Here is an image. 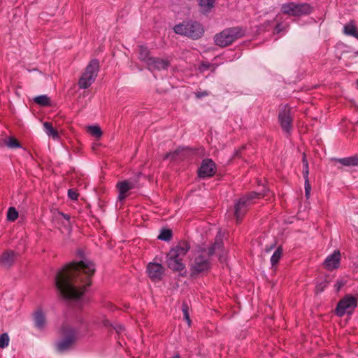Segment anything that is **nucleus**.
I'll return each instance as SVG.
<instances>
[{"mask_svg": "<svg viewBox=\"0 0 358 358\" xmlns=\"http://www.w3.org/2000/svg\"><path fill=\"white\" fill-rule=\"evenodd\" d=\"M94 271V263L87 259L66 265L55 275V282L58 292L64 299L80 298L90 285V278Z\"/></svg>", "mask_w": 358, "mask_h": 358, "instance_id": "nucleus-1", "label": "nucleus"}, {"mask_svg": "<svg viewBox=\"0 0 358 358\" xmlns=\"http://www.w3.org/2000/svg\"><path fill=\"white\" fill-rule=\"evenodd\" d=\"M215 253L219 255L222 261L225 253L223 249V243L221 239H216L213 245L208 249V257L203 254H201L194 258L190 266L191 276H194L208 271L210 267L209 257Z\"/></svg>", "mask_w": 358, "mask_h": 358, "instance_id": "nucleus-2", "label": "nucleus"}, {"mask_svg": "<svg viewBox=\"0 0 358 358\" xmlns=\"http://www.w3.org/2000/svg\"><path fill=\"white\" fill-rule=\"evenodd\" d=\"M190 249V245L187 241H181L173 247L167 255L166 263L168 267L174 271H180L185 268L182 259Z\"/></svg>", "mask_w": 358, "mask_h": 358, "instance_id": "nucleus-3", "label": "nucleus"}, {"mask_svg": "<svg viewBox=\"0 0 358 358\" xmlns=\"http://www.w3.org/2000/svg\"><path fill=\"white\" fill-rule=\"evenodd\" d=\"M244 34V30L239 27L227 28L215 35L214 42L220 47H227L243 37Z\"/></svg>", "mask_w": 358, "mask_h": 358, "instance_id": "nucleus-4", "label": "nucleus"}, {"mask_svg": "<svg viewBox=\"0 0 358 358\" xmlns=\"http://www.w3.org/2000/svg\"><path fill=\"white\" fill-rule=\"evenodd\" d=\"M173 29L176 34L193 39L201 38L204 32L202 25L197 22H183L176 25Z\"/></svg>", "mask_w": 358, "mask_h": 358, "instance_id": "nucleus-5", "label": "nucleus"}, {"mask_svg": "<svg viewBox=\"0 0 358 358\" xmlns=\"http://www.w3.org/2000/svg\"><path fill=\"white\" fill-rule=\"evenodd\" d=\"M264 196L265 194H259L255 192L249 193L247 196L241 197L234 207V217L237 222H239L244 215L246 213L248 207L254 203L255 199L260 198V196Z\"/></svg>", "mask_w": 358, "mask_h": 358, "instance_id": "nucleus-6", "label": "nucleus"}, {"mask_svg": "<svg viewBox=\"0 0 358 358\" xmlns=\"http://www.w3.org/2000/svg\"><path fill=\"white\" fill-rule=\"evenodd\" d=\"M99 69L98 60L94 59L90 62L78 81L80 89L88 88L95 81Z\"/></svg>", "mask_w": 358, "mask_h": 358, "instance_id": "nucleus-7", "label": "nucleus"}, {"mask_svg": "<svg viewBox=\"0 0 358 358\" xmlns=\"http://www.w3.org/2000/svg\"><path fill=\"white\" fill-rule=\"evenodd\" d=\"M64 338L57 343V350L64 352L70 349L76 340V331L68 324H64L61 329Z\"/></svg>", "mask_w": 358, "mask_h": 358, "instance_id": "nucleus-8", "label": "nucleus"}, {"mask_svg": "<svg viewBox=\"0 0 358 358\" xmlns=\"http://www.w3.org/2000/svg\"><path fill=\"white\" fill-rule=\"evenodd\" d=\"M281 11L283 14L289 16L299 17L310 14L312 11V8L308 3L288 2L281 6Z\"/></svg>", "mask_w": 358, "mask_h": 358, "instance_id": "nucleus-9", "label": "nucleus"}, {"mask_svg": "<svg viewBox=\"0 0 358 358\" xmlns=\"http://www.w3.org/2000/svg\"><path fill=\"white\" fill-rule=\"evenodd\" d=\"M278 120L282 131L287 135H290L293 122L290 106L288 105H281L280 106Z\"/></svg>", "mask_w": 358, "mask_h": 358, "instance_id": "nucleus-10", "label": "nucleus"}, {"mask_svg": "<svg viewBox=\"0 0 358 358\" xmlns=\"http://www.w3.org/2000/svg\"><path fill=\"white\" fill-rule=\"evenodd\" d=\"M357 299L351 295H347L338 303L336 313L338 316H343L345 313H351L357 307Z\"/></svg>", "mask_w": 358, "mask_h": 358, "instance_id": "nucleus-11", "label": "nucleus"}, {"mask_svg": "<svg viewBox=\"0 0 358 358\" xmlns=\"http://www.w3.org/2000/svg\"><path fill=\"white\" fill-rule=\"evenodd\" d=\"M138 178L137 176L117 183L116 187L119 191L118 199L120 200H124L127 197V193L129 190L138 187Z\"/></svg>", "mask_w": 358, "mask_h": 358, "instance_id": "nucleus-12", "label": "nucleus"}, {"mask_svg": "<svg viewBox=\"0 0 358 358\" xmlns=\"http://www.w3.org/2000/svg\"><path fill=\"white\" fill-rule=\"evenodd\" d=\"M215 173V164L210 159H203L198 171L199 176L201 178L213 176Z\"/></svg>", "mask_w": 358, "mask_h": 358, "instance_id": "nucleus-13", "label": "nucleus"}, {"mask_svg": "<svg viewBox=\"0 0 358 358\" xmlns=\"http://www.w3.org/2000/svg\"><path fill=\"white\" fill-rule=\"evenodd\" d=\"M147 272L152 280L157 281L162 279L164 268L160 264L150 262L148 264Z\"/></svg>", "mask_w": 358, "mask_h": 358, "instance_id": "nucleus-14", "label": "nucleus"}, {"mask_svg": "<svg viewBox=\"0 0 358 358\" xmlns=\"http://www.w3.org/2000/svg\"><path fill=\"white\" fill-rule=\"evenodd\" d=\"M341 261V253L335 250L333 254L329 255L324 262L325 268L329 271H332L338 268Z\"/></svg>", "mask_w": 358, "mask_h": 358, "instance_id": "nucleus-15", "label": "nucleus"}, {"mask_svg": "<svg viewBox=\"0 0 358 358\" xmlns=\"http://www.w3.org/2000/svg\"><path fill=\"white\" fill-rule=\"evenodd\" d=\"M303 176L305 180V195L307 199L310 197V191H311V187L309 183V179H308V175H309V170H308V163L306 159V155L303 153Z\"/></svg>", "mask_w": 358, "mask_h": 358, "instance_id": "nucleus-16", "label": "nucleus"}, {"mask_svg": "<svg viewBox=\"0 0 358 358\" xmlns=\"http://www.w3.org/2000/svg\"><path fill=\"white\" fill-rule=\"evenodd\" d=\"M169 66V62L166 59L153 57L152 60L150 59L148 68L149 70H162L166 69Z\"/></svg>", "mask_w": 358, "mask_h": 358, "instance_id": "nucleus-17", "label": "nucleus"}, {"mask_svg": "<svg viewBox=\"0 0 358 358\" xmlns=\"http://www.w3.org/2000/svg\"><path fill=\"white\" fill-rule=\"evenodd\" d=\"M16 255L12 250H7L0 257V265L5 268L10 267L15 260Z\"/></svg>", "mask_w": 358, "mask_h": 358, "instance_id": "nucleus-18", "label": "nucleus"}, {"mask_svg": "<svg viewBox=\"0 0 358 358\" xmlns=\"http://www.w3.org/2000/svg\"><path fill=\"white\" fill-rule=\"evenodd\" d=\"M34 321L36 327L38 329H43L46 324V319L44 313L41 310H36L34 313Z\"/></svg>", "mask_w": 358, "mask_h": 358, "instance_id": "nucleus-19", "label": "nucleus"}, {"mask_svg": "<svg viewBox=\"0 0 358 358\" xmlns=\"http://www.w3.org/2000/svg\"><path fill=\"white\" fill-rule=\"evenodd\" d=\"M216 0H198L201 12L203 13H208L215 6Z\"/></svg>", "mask_w": 358, "mask_h": 358, "instance_id": "nucleus-20", "label": "nucleus"}, {"mask_svg": "<svg viewBox=\"0 0 358 358\" xmlns=\"http://www.w3.org/2000/svg\"><path fill=\"white\" fill-rule=\"evenodd\" d=\"M334 160L345 166H358V157L356 156L335 159Z\"/></svg>", "mask_w": 358, "mask_h": 358, "instance_id": "nucleus-21", "label": "nucleus"}, {"mask_svg": "<svg viewBox=\"0 0 358 358\" xmlns=\"http://www.w3.org/2000/svg\"><path fill=\"white\" fill-rule=\"evenodd\" d=\"M138 58L147 65H149L150 59L152 60L153 57L150 56V51L146 47L140 45Z\"/></svg>", "mask_w": 358, "mask_h": 358, "instance_id": "nucleus-22", "label": "nucleus"}, {"mask_svg": "<svg viewBox=\"0 0 358 358\" xmlns=\"http://www.w3.org/2000/svg\"><path fill=\"white\" fill-rule=\"evenodd\" d=\"M44 131L48 136L52 137L54 139L59 138L58 132L53 128L52 124L50 122H45L43 123Z\"/></svg>", "mask_w": 358, "mask_h": 358, "instance_id": "nucleus-23", "label": "nucleus"}, {"mask_svg": "<svg viewBox=\"0 0 358 358\" xmlns=\"http://www.w3.org/2000/svg\"><path fill=\"white\" fill-rule=\"evenodd\" d=\"M344 33L347 35L354 36L358 39V30L356 26L350 22L344 27Z\"/></svg>", "mask_w": 358, "mask_h": 358, "instance_id": "nucleus-24", "label": "nucleus"}, {"mask_svg": "<svg viewBox=\"0 0 358 358\" xmlns=\"http://www.w3.org/2000/svg\"><path fill=\"white\" fill-rule=\"evenodd\" d=\"M34 101L42 106L50 105V98L47 95H40L34 99Z\"/></svg>", "mask_w": 358, "mask_h": 358, "instance_id": "nucleus-25", "label": "nucleus"}, {"mask_svg": "<svg viewBox=\"0 0 358 358\" xmlns=\"http://www.w3.org/2000/svg\"><path fill=\"white\" fill-rule=\"evenodd\" d=\"M282 253V248L278 247L271 257V263L272 266H275L276 264L278 263L280 259L281 258Z\"/></svg>", "mask_w": 358, "mask_h": 358, "instance_id": "nucleus-26", "label": "nucleus"}, {"mask_svg": "<svg viewBox=\"0 0 358 358\" xmlns=\"http://www.w3.org/2000/svg\"><path fill=\"white\" fill-rule=\"evenodd\" d=\"M87 131L94 136L100 138L102 136V131L101 128L97 125L89 126Z\"/></svg>", "mask_w": 358, "mask_h": 358, "instance_id": "nucleus-27", "label": "nucleus"}, {"mask_svg": "<svg viewBox=\"0 0 358 358\" xmlns=\"http://www.w3.org/2000/svg\"><path fill=\"white\" fill-rule=\"evenodd\" d=\"M18 217V212L14 207H10L7 213V219L9 221L14 222Z\"/></svg>", "mask_w": 358, "mask_h": 358, "instance_id": "nucleus-28", "label": "nucleus"}, {"mask_svg": "<svg viewBox=\"0 0 358 358\" xmlns=\"http://www.w3.org/2000/svg\"><path fill=\"white\" fill-rule=\"evenodd\" d=\"M172 232L169 229H164L158 236V238L162 241H169L171 238Z\"/></svg>", "mask_w": 358, "mask_h": 358, "instance_id": "nucleus-29", "label": "nucleus"}, {"mask_svg": "<svg viewBox=\"0 0 358 358\" xmlns=\"http://www.w3.org/2000/svg\"><path fill=\"white\" fill-rule=\"evenodd\" d=\"M6 145L10 148H17L20 147V143L14 137H10L6 141Z\"/></svg>", "mask_w": 358, "mask_h": 358, "instance_id": "nucleus-30", "label": "nucleus"}, {"mask_svg": "<svg viewBox=\"0 0 358 358\" xmlns=\"http://www.w3.org/2000/svg\"><path fill=\"white\" fill-rule=\"evenodd\" d=\"M9 336L6 333L2 334L0 336V348H5L8 345Z\"/></svg>", "mask_w": 358, "mask_h": 358, "instance_id": "nucleus-31", "label": "nucleus"}, {"mask_svg": "<svg viewBox=\"0 0 358 358\" xmlns=\"http://www.w3.org/2000/svg\"><path fill=\"white\" fill-rule=\"evenodd\" d=\"M182 310L183 313L184 319L187 322V324L190 326L191 320L189 318V313H188V306L187 303H183L182 306Z\"/></svg>", "mask_w": 358, "mask_h": 358, "instance_id": "nucleus-32", "label": "nucleus"}, {"mask_svg": "<svg viewBox=\"0 0 358 358\" xmlns=\"http://www.w3.org/2000/svg\"><path fill=\"white\" fill-rule=\"evenodd\" d=\"M68 195L72 200L78 199V194L73 189H69Z\"/></svg>", "mask_w": 358, "mask_h": 358, "instance_id": "nucleus-33", "label": "nucleus"}, {"mask_svg": "<svg viewBox=\"0 0 358 358\" xmlns=\"http://www.w3.org/2000/svg\"><path fill=\"white\" fill-rule=\"evenodd\" d=\"M178 150H176L174 152H167L164 155V159H169V158L174 159L176 157V155H178Z\"/></svg>", "mask_w": 358, "mask_h": 358, "instance_id": "nucleus-34", "label": "nucleus"}, {"mask_svg": "<svg viewBox=\"0 0 358 358\" xmlns=\"http://www.w3.org/2000/svg\"><path fill=\"white\" fill-rule=\"evenodd\" d=\"M57 217H58L59 219H60V218H64V219H65V220H66V221H68V222H69V220H70V216H69V215H67V214H64V213H61V212H59V213H57Z\"/></svg>", "mask_w": 358, "mask_h": 358, "instance_id": "nucleus-35", "label": "nucleus"}, {"mask_svg": "<svg viewBox=\"0 0 358 358\" xmlns=\"http://www.w3.org/2000/svg\"><path fill=\"white\" fill-rule=\"evenodd\" d=\"M113 329L115 330V331L117 333V334H120L124 330V327L122 325V324H115L114 327H113Z\"/></svg>", "mask_w": 358, "mask_h": 358, "instance_id": "nucleus-36", "label": "nucleus"}, {"mask_svg": "<svg viewBox=\"0 0 358 358\" xmlns=\"http://www.w3.org/2000/svg\"><path fill=\"white\" fill-rule=\"evenodd\" d=\"M207 95H208V93L206 91L203 92H199L198 94H196V96L198 98H201V97H203Z\"/></svg>", "mask_w": 358, "mask_h": 358, "instance_id": "nucleus-37", "label": "nucleus"}, {"mask_svg": "<svg viewBox=\"0 0 358 358\" xmlns=\"http://www.w3.org/2000/svg\"><path fill=\"white\" fill-rule=\"evenodd\" d=\"M209 67H210V64H202L201 65V66H200V69L201 71H204V70L208 69Z\"/></svg>", "mask_w": 358, "mask_h": 358, "instance_id": "nucleus-38", "label": "nucleus"}, {"mask_svg": "<svg viewBox=\"0 0 358 358\" xmlns=\"http://www.w3.org/2000/svg\"><path fill=\"white\" fill-rule=\"evenodd\" d=\"M275 30L277 32H280L281 29H280V24H277L276 27H275Z\"/></svg>", "mask_w": 358, "mask_h": 358, "instance_id": "nucleus-39", "label": "nucleus"}, {"mask_svg": "<svg viewBox=\"0 0 358 358\" xmlns=\"http://www.w3.org/2000/svg\"><path fill=\"white\" fill-rule=\"evenodd\" d=\"M273 245H272L271 247H270L269 248H266V252H268L271 251V250L273 248Z\"/></svg>", "mask_w": 358, "mask_h": 358, "instance_id": "nucleus-40", "label": "nucleus"}, {"mask_svg": "<svg viewBox=\"0 0 358 358\" xmlns=\"http://www.w3.org/2000/svg\"><path fill=\"white\" fill-rule=\"evenodd\" d=\"M171 358H180V355L178 354H176L174 356H173Z\"/></svg>", "mask_w": 358, "mask_h": 358, "instance_id": "nucleus-41", "label": "nucleus"}, {"mask_svg": "<svg viewBox=\"0 0 358 358\" xmlns=\"http://www.w3.org/2000/svg\"><path fill=\"white\" fill-rule=\"evenodd\" d=\"M341 286H343L342 283H338V289H339Z\"/></svg>", "mask_w": 358, "mask_h": 358, "instance_id": "nucleus-42", "label": "nucleus"}, {"mask_svg": "<svg viewBox=\"0 0 358 358\" xmlns=\"http://www.w3.org/2000/svg\"><path fill=\"white\" fill-rule=\"evenodd\" d=\"M357 85H358V80H357Z\"/></svg>", "mask_w": 358, "mask_h": 358, "instance_id": "nucleus-43", "label": "nucleus"}]
</instances>
